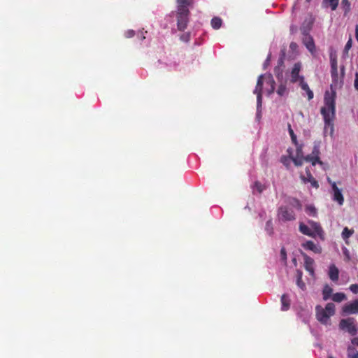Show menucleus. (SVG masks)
Instances as JSON below:
<instances>
[{"label": "nucleus", "mask_w": 358, "mask_h": 358, "mask_svg": "<svg viewBox=\"0 0 358 358\" xmlns=\"http://www.w3.org/2000/svg\"><path fill=\"white\" fill-rule=\"evenodd\" d=\"M335 92L330 94L326 92L324 98V106L321 108V114L324 122V135L329 134L331 137L334 133V120L336 117Z\"/></svg>", "instance_id": "obj_1"}, {"label": "nucleus", "mask_w": 358, "mask_h": 358, "mask_svg": "<svg viewBox=\"0 0 358 358\" xmlns=\"http://www.w3.org/2000/svg\"><path fill=\"white\" fill-rule=\"evenodd\" d=\"M336 307L334 303H328L324 308L317 305L315 307L316 318L322 324H330V317L335 315Z\"/></svg>", "instance_id": "obj_2"}, {"label": "nucleus", "mask_w": 358, "mask_h": 358, "mask_svg": "<svg viewBox=\"0 0 358 358\" xmlns=\"http://www.w3.org/2000/svg\"><path fill=\"white\" fill-rule=\"evenodd\" d=\"M338 326L341 330L348 332L351 336H355L357 333L356 320L353 317L341 320Z\"/></svg>", "instance_id": "obj_3"}, {"label": "nucleus", "mask_w": 358, "mask_h": 358, "mask_svg": "<svg viewBox=\"0 0 358 358\" xmlns=\"http://www.w3.org/2000/svg\"><path fill=\"white\" fill-rule=\"evenodd\" d=\"M189 11L180 9L176 12L177 28L179 31H183L187 27L189 20Z\"/></svg>", "instance_id": "obj_4"}, {"label": "nucleus", "mask_w": 358, "mask_h": 358, "mask_svg": "<svg viewBox=\"0 0 358 358\" xmlns=\"http://www.w3.org/2000/svg\"><path fill=\"white\" fill-rule=\"evenodd\" d=\"M278 219L282 222L292 221L296 219V215L293 210L287 206H282L278 210Z\"/></svg>", "instance_id": "obj_5"}, {"label": "nucleus", "mask_w": 358, "mask_h": 358, "mask_svg": "<svg viewBox=\"0 0 358 358\" xmlns=\"http://www.w3.org/2000/svg\"><path fill=\"white\" fill-rule=\"evenodd\" d=\"M315 20V17L312 14H308L300 27V31L302 35L310 34V32L313 29Z\"/></svg>", "instance_id": "obj_6"}, {"label": "nucleus", "mask_w": 358, "mask_h": 358, "mask_svg": "<svg viewBox=\"0 0 358 358\" xmlns=\"http://www.w3.org/2000/svg\"><path fill=\"white\" fill-rule=\"evenodd\" d=\"M328 182L331 185L333 191V200L336 201L340 206L344 203V197L343 196L341 189H339L336 183L332 181L329 178H327Z\"/></svg>", "instance_id": "obj_7"}, {"label": "nucleus", "mask_w": 358, "mask_h": 358, "mask_svg": "<svg viewBox=\"0 0 358 358\" xmlns=\"http://www.w3.org/2000/svg\"><path fill=\"white\" fill-rule=\"evenodd\" d=\"M342 311L345 315L358 313V299L345 303L342 308Z\"/></svg>", "instance_id": "obj_8"}, {"label": "nucleus", "mask_w": 358, "mask_h": 358, "mask_svg": "<svg viewBox=\"0 0 358 358\" xmlns=\"http://www.w3.org/2000/svg\"><path fill=\"white\" fill-rule=\"evenodd\" d=\"M302 43L311 54L316 50L314 39L310 34L302 35Z\"/></svg>", "instance_id": "obj_9"}, {"label": "nucleus", "mask_w": 358, "mask_h": 358, "mask_svg": "<svg viewBox=\"0 0 358 358\" xmlns=\"http://www.w3.org/2000/svg\"><path fill=\"white\" fill-rule=\"evenodd\" d=\"M301 255L303 257L305 269L309 273V274L311 276H314L315 270L313 259L304 252H301Z\"/></svg>", "instance_id": "obj_10"}, {"label": "nucleus", "mask_w": 358, "mask_h": 358, "mask_svg": "<svg viewBox=\"0 0 358 358\" xmlns=\"http://www.w3.org/2000/svg\"><path fill=\"white\" fill-rule=\"evenodd\" d=\"M296 156L293 158V163L296 166H301L304 162V156L303 152V145L297 143L296 145Z\"/></svg>", "instance_id": "obj_11"}, {"label": "nucleus", "mask_w": 358, "mask_h": 358, "mask_svg": "<svg viewBox=\"0 0 358 358\" xmlns=\"http://www.w3.org/2000/svg\"><path fill=\"white\" fill-rule=\"evenodd\" d=\"M301 69V64L300 62H296L294 64V66L291 71V83H295L298 81L301 82V77L302 76H299V72Z\"/></svg>", "instance_id": "obj_12"}, {"label": "nucleus", "mask_w": 358, "mask_h": 358, "mask_svg": "<svg viewBox=\"0 0 358 358\" xmlns=\"http://www.w3.org/2000/svg\"><path fill=\"white\" fill-rule=\"evenodd\" d=\"M308 223L309 224L311 229H313L312 231L315 232V236H318L320 239L324 240V233L320 223L313 220H308Z\"/></svg>", "instance_id": "obj_13"}, {"label": "nucleus", "mask_w": 358, "mask_h": 358, "mask_svg": "<svg viewBox=\"0 0 358 358\" xmlns=\"http://www.w3.org/2000/svg\"><path fill=\"white\" fill-rule=\"evenodd\" d=\"M301 246L308 250H310L315 254L322 253V248L320 245H317L312 241H307L306 242L301 244Z\"/></svg>", "instance_id": "obj_14"}, {"label": "nucleus", "mask_w": 358, "mask_h": 358, "mask_svg": "<svg viewBox=\"0 0 358 358\" xmlns=\"http://www.w3.org/2000/svg\"><path fill=\"white\" fill-rule=\"evenodd\" d=\"M306 173L307 175V177H305L304 176H301V179L303 180L304 183L310 182L312 185V187L315 188L319 187L318 182L313 178L312 176L310 170L307 168L306 169Z\"/></svg>", "instance_id": "obj_15"}, {"label": "nucleus", "mask_w": 358, "mask_h": 358, "mask_svg": "<svg viewBox=\"0 0 358 358\" xmlns=\"http://www.w3.org/2000/svg\"><path fill=\"white\" fill-rule=\"evenodd\" d=\"M329 278L334 281L336 282L339 278V271L338 268L336 266L335 264L330 265L329 268Z\"/></svg>", "instance_id": "obj_16"}, {"label": "nucleus", "mask_w": 358, "mask_h": 358, "mask_svg": "<svg viewBox=\"0 0 358 358\" xmlns=\"http://www.w3.org/2000/svg\"><path fill=\"white\" fill-rule=\"evenodd\" d=\"M300 87L303 90H304L308 96V99L311 100L313 99L314 94L313 92L310 89L308 85L304 81V77H301V82L299 83Z\"/></svg>", "instance_id": "obj_17"}, {"label": "nucleus", "mask_w": 358, "mask_h": 358, "mask_svg": "<svg viewBox=\"0 0 358 358\" xmlns=\"http://www.w3.org/2000/svg\"><path fill=\"white\" fill-rule=\"evenodd\" d=\"M299 231L304 235L308 236L312 238H315V232H313L310 227H308L303 222H301L299 224Z\"/></svg>", "instance_id": "obj_18"}, {"label": "nucleus", "mask_w": 358, "mask_h": 358, "mask_svg": "<svg viewBox=\"0 0 358 358\" xmlns=\"http://www.w3.org/2000/svg\"><path fill=\"white\" fill-rule=\"evenodd\" d=\"M192 3V0H178V8L177 11H180V9H183L185 11H189L188 6Z\"/></svg>", "instance_id": "obj_19"}, {"label": "nucleus", "mask_w": 358, "mask_h": 358, "mask_svg": "<svg viewBox=\"0 0 358 358\" xmlns=\"http://www.w3.org/2000/svg\"><path fill=\"white\" fill-rule=\"evenodd\" d=\"M303 273L300 270L296 271V285L302 290H305L306 288L305 282L302 280Z\"/></svg>", "instance_id": "obj_20"}, {"label": "nucleus", "mask_w": 358, "mask_h": 358, "mask_svg": "<svg viewBox=\"0 0 358 358\" xmlns=\"http://www.w3.org/2000/svg\"><path fill=\"white\" fill-rule=\"evenodd\" d=\"M281 310L282 311L287 310L290 307V300L287 294H282L281 296Z\"/></svg>", "instance_id": "obj_21"}, {"label": "nucleus", "mask_w": 358, "mask_h": 358, "mask_svg": "<svg viewBox=\"0 0 358 358\" xmlns=\"http://www.w3.org/2000/svg\"><path fill=\"white\" fill-rule=\"evenodd\" d=\"M304 161L311 163L313 166H315L316 164H322V162L320 160V157H315L310 154L304 157Z\"/></svg>", "instance_id": "obj_22"}, {"label": "nucleus", "mask_w": 358, "mask_h": 358, "mask_svg": "<svg viewBox=\"0 0 358 358\" xmlns=\"http://www.w3.org/2000/svg\"><path fill=\"white\" fill-rule=\"evenodd\" d=\"M263 78L264 76L261 75L259 76L257 82V85L255 89L254 90V94H262V87H263Z\"/></svg>", "instance_id": "obj_23"}, {"label": "nucleus", "mask_w": 358, "mask_h": 358, "mask_svg": "<svg viewBox=\"0 0 358 358\" xmlns=\"http://www.w3.org/2000/svg\"><path fill=\"white\" fill-rule=\"evenodd\" d=\"M333 292V289L329 285H325L322 290V296L324 301H327Z\"/></svg>", "instance_id": "obj_24"}, {"label": "nucleus", "mask_w": 358, "mask_h": 358, "mask_svg": "<svg viewBox=\"0 0 358 358\" xmlns=\"http://www.w3.org/2000/svg\"><path fill=\"white\" fill-rule=\"evenodd\" d=\"M331 299L334 302L340 303L346 299V295L343 292H337L332 295Z\"/></svg>", "instance_id": "obj_25"}, {"label": "nucleus", "mask_w": 358, "mask_h": 358, "mask_svg": "<svg viewBox=\"0 0 358 358\" xmlns=\"http://www.w3.org/2000/svg\"><path fill=\"white\" fill-rule=\"evenodd\" d=\"M339 0H323L325 6H329L332 10H335L338 5Z\"/></svg>", "instance_id": "obj_26"}, {"label": "nucleus", "mask_w": 358, "mask_h": 358, "mask_svg": "<svg viewBox=\"0 0 358 358\" xmlns=\"http://www.w3.org/2000/svg\"><path fill=\"white\" fill-rule=\"evenodd\" d=\"M354 234L353 229H350L348 227H345L342 231V238L345 241V243H348L347 240Z\"/></svg>", "instance_id": "obj_27"}, {"label": "nucleus", "mask_w": 358, "mask_h": 358, "mask_svg": "<svg viewBox=\"0 0 358 358\" xmlns=\"http://www.w3.org/2000/svg\"><path fill=\"white\" fill-rule=\"evenodd\" d=\"M211 26L215 29H218L221 27L222 21L221 18L218 17H214L210 22Z\"/></svg>", "instance_id": "obj_28"}, {"label": "nucleus", "mask_w": 358, "mask_h": 358, "mask_svg": "<svg viewBox=\"0 0 358 358\" xmlns=\"http://www.w3.org/2000/svg\"><path fill=\"white\" fill-rule=\"evenodd\" d=\"M289 203L292 208H294L298 210H300L302 208V205H301L300 201L297 199H295V198L291 199L289 200Z\"/></svg>", "instance_id": "obj_29"}, {"label": "nucleus", "mask_w": 358, "mask_h": 358, "mask_svg": "<svg viewBox=\"0 0 358 358\" xmlns=\"http://www.w3.org/2000/svg\"><path fill=\"white\" fill-rule=\"evenodd\" d=\"M294 157H289V156H282L280 157V162L285 166L287 169H289L290 166L291 161L293 162Z\"/></svg>", "instance_id": "obj_30"}, {"label": "nucleus", "mask_w": 358, "mask_h": 358, "mask_svg": "<svg viewBox=\"0 0 358 358\" xmlns=\"http://www.w3.org/2000/svg\"><path fill=\"white\" fill-rule=\"evenodd\" d=\"M288 131H289V134L290 135V137H291L292 143L295 145H297V143H298L297 138H296V136L295 135L293 129H292V127H291L290 124H288Z\"/></svg>", "instance_id": "obj_31"}, {"label": "nucleus", "mask_w": 358, "mask_h": 358, "mask_svg": "<svg viewBox=\"0 0 358 358\" xmlns=\"http://www.w3.org/2000/svg\"><path fill=\"white\" fill-rule=\"evenodd\" d=\"M265 230L268 233L269 236H272L273 234V223L272 220H269L266 222V226H265Z\"/></svg>", "instance_id": "obj_32"}, {"label": "nucleus", "mask_w": 358, "mask_h": 358, "mask_svg": "<svg viewBox=\"0 0 358 358\" xmlns=\"http://www.w3.org/2000/svg\"><path fill=\"white\" fill-rule=\"evenodd\" d=\"M277 93L280 96H284L287 93V87L285 84H280L277 90Z\"/></svg>", "instance_id": "obj_33"}, {"label": "nucleus", "mask_w": 358, "mask_h": 358, "mask_svg": "<svg viewBox=\"0 0 358 358\" xmlns=\"http://www.w3.org/2000/svg\"><path fill=\"white\" fill-rule=\"evenodd\" d=\"M191 33L185 32L180 36V41L182 42L188 43L190 41Z\"/></svg>", "instance_id": "obj_34"}, {"label": "nucleus", "mask_w": 358, "mask_h": 358, "mask_svg": "<svg viewBox=\"0 0 358 358\" xmlns=\"http://www.w3.org/2000/svg\"><path fill=\"white\" fill-rule=\"evenodd\" d=\"M320 146L318 145H315L313 146L311 155L315 157H320Z\"/></svg>", "instance_id": "obj_35"}, {"label": "nucleus", "mask_w": 358, "mask_h": 358, "mask_svg": "<svg viewBox=\"0 0 358 358\" xmlns=\"http://www.w3.org/2000/svg\"><path fill=\"white\" fill-rule=\"evenodd\" d=\"M255 187L258 191L259 193H262L263 190L265 189L264 185H263L260 182L256 181L255 182Z\"/></svg>", "instance_id": "obj_36"}, {"label": "nucleus", "mask_w": 358, "mask_h": 358, "mask_svg": "<svg viewBox=\"0 0 358 358\" xmlns=\"http://www.w3.org/2000/svg\"><path fill=\"white\" fill-rule=\"evenodd\" d=\"M306 210L310 215H312L313 216H315L316 215V209L313 206H306Z\"/></svg>", "instance_id": "obj_37"}, {"label": "nucleus", "mask_w": 358, "mask_h": 358, "mask_svg": "<svg viewBox=\"0 0 358 358\" xmlns=\"http://www.w3.org/2000/svg\"><path fill=\"white\" fill-rule=\"evenodd\" d=\"M352 38H350L349 40L348 41V42L346 43L345 45L344 52L348 54V51L352 48Z\"/></svg>", "instance_id": "obj_38"}, {"label": "nucleus", "mask_w": 358, "mask_h": 358, "mask_svg": "<svg viewBox=\"0 0 358 358\" xmlns=\"http://www.w3.org/2000/svg\"><path fill=\"white\" fill-rule=\"evenodd\" d=\"M331 69H335L338 67L337 59L336 57L331 56L330 57Z\"/></svg>", "instance_id": "obj_39"}, {"label": "nucleus", "mask_w": 358, "mask_h": 358, "mask_svg": "<svg viewBox=\"0 0 358 358\" xmlns=\"http://www.w3.org/2000/svg\"><path fill=\"white\" fill-rule=\"evenodd\" d=\"M331 74L332 79L336 80L338 78V67L335 69H331Z\"/></svg>", "instance_id": "obj_40"}, {"label": "nucleus", "mask_w": 358, "mask_h": 358, "mask_svg": "<svg viewBox=\"0 0 358 358\" xmlns=\"http://www.w3.org/2000/svg\"><path fill=\"white\" fill-rule=\"evenodd\" d=\"M353 348L350 346L348 347V358H358V352L357 353H355V354H351L350 351L352 350Z\"/></svg>", "instance_id": "obj_41"}, {"label": "nucleus", "mask_w": 358, "mask_h": 358, "mask_svg": "<svg viewBox=\"0 0 358 358\" xmlns=\"http://www.w3.org/2000/svg\"><path fill=\"white\" fill-rule=\"evenodd\" d=\"M342 6L345 8V12L349 11L350 8V3L348 0H342Z\"/></svg>", "instance_id": "obj_42"}, {"label": "nucleus", "mask_w": 358, "mask_h": 358, "mask_svg": "<svg viewBox=\"0 0 358 358\" xmlns=\"http://www.w3.org/2000/svg\"><path fill=\"white\" fill-rule=\"evenodd\" d=\"M268 80V83L271 86V92H273L274 91V89H275V87H274L275 86V81H274V80H273L272 76H269Z\"/></svg>", "instance_id": "obj_43"}, {"label": "nucleus", "mask_w": 358, "mask_h": 358, "mask_svg": "<svg viewBox=\"0 0 358 358\" xmlns=\"http://www.w3.org/2000/svg\"><path fill=\"white\" fill-rule=\"evenodd\" d=\"M350 289L352 292L358 293V284H352L350 286Z\"/></svg>", "instance_id": "obj_44"}, {"label": "nucleus", "mask_w": 358, "mask_h": 358, "mask_svg": "<svg viewBox=\"0 0 358 358\" xmlns=\"http://www.w3.org/2000/svg\"><path fill=\"white\" fill-rule=\"evenodd\" d=\"M297 30H298V27L296 25H295V24L290 25L289 31H290L291 34H294L295 33H296Z\"/></svg>", "instance_id": "obj_45"}, {"label": "nucleus", "mask_w": 358, "mask_h": 358, "mask_svg": "<svg viewBox=\"0 0 358 358\" xmlns=\"http://www.w3.org/2000/svg\"><path fill=\"white\" fill-rule=\"evenodd\" d=\"M124 35L127 38H131L135 35V32L134 30L129 29L125 32Z\"/></svg>", "instance_id": "obj_46"}, {"label": "nucleus", "mask_w": 358, "mask_h": 358, "mask_svg": "<svg viewBox=\"0 0 358 358\" xmlns=\"http://www.w3.org/2000/svg\"><path fill=\"white\" fill-rule=\"evenodd\" d=\"M262 94H257V106H262Z\"/></svg>", "instance_id": "obj_47"}, {"label": "nucleus", "mask_w": 358, "mask_h": 358, "mask_svg": "<svg viewBox=\"0 0 358 358\" xmlns=\"http://www.w3.org/2000/svg\"><path fill=\"white\" fill-rule=\"evenodd\" d=\"M355 88L358 90V73H355V83H354Z\"/></svg>", "instance_id": "obj_48"}, {"label": "nucleus", "mask_w": 358, "mask_h": 358, "mask_svg": "<svg viewBox=\"0 0 358 358\" xmlns=\"http://www.w3.org/2000/svg\"><path fill=\"white\" fill-rule=\"evenodd\" d=\"M280 255H281V257L283 259H287V254H286V251H285V248H282L281 250H280Z\"/></svg>", "instance_id": "obj_49"}, {"label": "nucleus", "mask_w": 358, "mask_h": 358, "mask_svg": "<svg viewBox=\"0 0 358 358\" xmlns=\"http://www.w3.org/2000/svg\"><path fill=\"white\" fill-rule=\"evenodd\" d=\"M351 343L352 345L358 346V338H353L351 340Z\"/></svg>", "instance_id": "obj_50"}, {"label": "nucleus", "mask_w": 358, "mask_h": 358, "mask_svg": "<svg viewBox=\"0 0 358 358\" xmlns=\"http://www.w3.org/2000/svg\"><path fill=\"white\" fill-rule=\"evenodd\" d=\"M287 153H288V155H287V156H289V157H294V156H293V150H292V148H288V149L287 150Z\"/></svg>", "instance_id": "obj_51"}, {"label": "nucleus", "mask_w": 358, "mask_h": 358, "mask_svg": "<svg viewBox=\"0 0 358 358\" xmlns=\"http://www.w3.org/2000/svg\"><path fill=\"white\" fill-rule=\"evenodd\" d=\"M291 49L294 50L297 47V44L294 42H292L289 45Z\"/></svg>", "instance_id": "obj_52"}, {"label": "nucleus", "mask_w": 358, "mask_h": 358, "mask_svg": "<svg viewBox=\"0 0 358 358\" xmlns=\"http://www.w3.org/2000/svg\"><path fill=\"white\" fill-rule=\"evenodd\" d=\"M355 36H356V39L358 42V25L357 24L356 25V28H355Z\"/></svg>", "instance_id": "obj_53"}, {"label": "nucleus", "mask_w": 358, "mask_h": 358, "mask_svg": "<svg viewBox=\"0 0 358 358\" xmlns=\"http://www.w3.org/2000/svg\"><path fill=\"white\" fill-rule=\"evenodd\" d=\"M327 358H334L332 355H329Z\"/></svg>", "instance_id": "obj_54"}, {"label": "nucleus", "mask_w": 358, "mask_h": 358, "mask_svg": "<svg viewBox=\"0 0 358 358\" xmlns=\"http://www.w3.org/2000/svg\"><path fill=\"white\" fill-rule=\"evenodd\" d=\"M145 36H142L141 39L143 40V39H145Z\"/></svg>", "instance_id": "obj_55"}, {"label": "nucleus", "mask_w": 358, "mask_h": 358, "mask_svg": "<svg viewBox=\"0 0 358 358\" xmlns=\"http://www.w3.org/2000/svg\"><path fill=\"white\" fill-rule=\"evenodd\" d=\"M308 2H310L311 0H306Z\"/></svg>", "instance_id": "obj_56"}, {"label": "nucleus", "mask_w": 358, "mask_h": 358, "mask_svg": "<svg viewBox=\"0 0 358 358\" xmlns=\"http://www.w3.org/2000/svg\"><path fill=\"white\" fill-rule=\"evenodd\" d=\"M357 331H358V328H357Z\"/></svg>", "instance_id": "obj_57"}]
</instances>
